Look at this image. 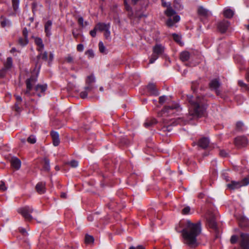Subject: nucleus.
I'll use <instances>...</instances> for the list:
<instances>
[{
    "instance_id": "1",
    "label": "nucleus",
    "mask_w": 249,
    "mask_h": 249,
    "mask_svg": "<svg viewBox=\"0 0 249 249\" xmlns=\"http://www.w3.org/2000/svg\"><path fill=\"white\" fill-rule=\"evenodd\" d=\"M201 232V223L200 221L193 223L189 220H186L181 231L184 243L191 248L197 247L198 243L196 238Z\"/></svg>"
},
{
    "instance_id": "2",
    "label": "nucleus",
    "mask_w": 249,
    "mask_h": 249,
    "mask_svg": "<svg viewBox=\"0 0 249 249\" xmlns=\"http://www.w3.org/2000/svg\"><path fill=\"white\" fill-rule=\"evenodd\" d=\"M190 104L189 114L190 119H197L205 116L208 107L207 100L205 96H187Z\"/></svg>"
},
{
    "instance_id": "3",
    "label": "nucleus",
    "mask_w": 249,
    "mask_h": 249,
    "mask_svg": "<svg viewBox=\"0 0 249 249\" xmlns=\"http://www.w3.org/2000/svg\"><path fill=\"white\" fill-rule=\"evenodd\" d=\"M37 81V76L32 75L30 78L26 79L25 81L26 89L24 91L25 95L28 96L34 95L36 93L39 97H41L44 94L45 91L47 89V84H37L35 87V92H32L33 86Z\"/></svg>"
},
{
    "instance_id": "4",
    "label": "nucleus",
    "mask_w": 249,
    "mask_h": 249,
    "mask_svg": "<svg viewBox=\"0 0 249 249\" xmlns=\"http://www.w3.org/2000/svg\"><path fill=\"white\" fill-rule=\"evenodd\" d=\"M131 4L133 6L138 4L141 6L140 9H136L135 15L138 19L142 18H146L148 16L147 14L145 12L146 8L148 5V0H131Z\"/></svg>"
},
{
    "instance_id": "5",
    "label": "nucleus",
    "mask_w": 249,
    "mask_h": 249,
    "mask_svg": "<svg viewBox=\"0 0 249 249\" xmlns=\"http://www.w3.org/2000/svg\"><path fill=\"white\" fill-rule=\"evenodd\" d=\"M181 109L179 104L174 102L165 106L161 112L158 113V115L161 117L166 116L174 114L177 111H179Z\"/></svg>"
},
{
    "instance_id": "6",
    "label": "nucleus",
    "mask_w": 249,
    "mask_h": 249,
    "mask_svg": "<svg viewBox=\"0 0 249 249\" xmlns=\"http://www.w3.org/2000/svg\"><path fill=\"white\" fill-rule=\"evenodd\" d=\"M34 209L29 206H25L19 208L18 210V212L22 215L25 220L28 221H31L33 219V216L31 215Z\"/></svg>"
},
{
    "instance_id": "7",
    "label": "nucleus",
    "mask_w": 249,
    "mask_h": 249,
    "mask_svg": "<svg viewBox=\"0 0 249 249\" xmlns=\"http://www.w3.org/2000/svg\"><path fill=\"white\" fill-rule=\"evenodd\" d=\"M207 223L209 228L212 230L215 233L216 238H217L219 233V230L215 216L213 215L210 216L207 219Z\"/></svg>"
},
{
    "instance_id": "8",
    "label": "nucleus",
    "mask_w": 249,
    "mask_h": 249,
    "mask_svg": "<svg viewBox=\"0 0 249 249\" xmlns=\"http://www.w3.org/2000/svg\"><path fill=\"white\" fill-rule=\"evenodd\" d=\"M240 246L241 249H249V234L241 233Z\"/></svg>"
},
{
    "instance_id": "9",
    "label": "nucleus",
    "mask_w": 249,
    "mask_h": 249,
    "mask_svg": "<svg viewBox=\"0 0 249 249\" xmlns=\"http://www.w3.org/2000/svg\"><path fill=\"white\" fill-rule=\"evenodd\" d=\"M248 143V139L245 136H238L234 139V143L239 148L246 146Z\"/></svg>"
},
{
    "instance_id": "10",
    "label": "nucleus",
    "mask_w": 249,
    "mask_h": 249,
    "mask_svg": "<svg viewBox=\"0 0 249 249\" xmlns=\"http://www.w3.org/2000/svg\"><path fill=\"white\" fill-rule=\"evenodd\" d=\"M209 87L211 90H214L216 94L219 95L220 94V91L218 90V88L220 86V82L217 79H213L209 83Z\"/></svg>"
},
{
    "instance_id": "11",
    "label": "nucleus",
    "mask_w": 249,
    "mask_h": 249,
    "mask_svg": "<svg viewBox=\"0 0 249 249\" xmlns=\"http://www.w3.org/2000/svg\"><path fill=\"white\" fill-rule=\"evenodd\" d=\"M148 93L151 96H158L160 94L155 84L149 83L146 87Z\"/></svg>"
},
{
    "instance_id": "12",
    "label": "nucleus",
    "mask_w": 249,
    "mask_h": 249,
    "mask_svg": "<svg viewBox=\"0 0 249 249\" xmlns=\"http://www.w3.org/2000/svg\"><path fill=\"white\" fill-rule=\"evenodd\" d=\"M229 25L230 22L228 20L224 19L218 23L217 28L221 33H224L226 32Z\"/></svg>"
},
{
    "instance_id": "13",
    "label": "nucleus",
    "mask_w": 249,
    "mask_h": 249,
    "mask_svg": "<svg viewBox=\"0 0 249 249\" xmlns=\"http://www.w3.org/2000/svg\"><path fill=\"white\" fill-rule=\"evenodd\" d=\"M50 135L52 139L53 143L54 146H58L60 143L59 133L55 131H52L50 132Z\"/></svg>"
},
{
    "instance_id": "14",
    "label": "nucleus",
    "mask_w": 249,
    "mask_h": 249,
    "mask_svg": "<svg viewBox=\"0 0 249 249\" xmlns=\"http://www.w3.org/2000/svg\"><path fill=\"white\" fill-rule=\"evenodd\" d=\"M94 87L93 85H87L85 87V90L80 92V96L81 98L85 99L87 96L88 93L91 92L93 89H94Z\"/></svg>"
},
{
    "instance_id": "15",
    "label": "nucleus",
    "mask_w": 249,
    "mask_h": 249,
    "mask_svg": "<svg viewBox=\"0 0 249 249\" xmlns=\"http://www.w3.org/2000/svg\"><path fill=\"white\" fill-rule=\"evenodd\" d=\"M210 143V140L208 138L202 137L200 138L198 142V145L203 148L205 149L207 148Z\"/></svg>"
},
{
    "instance_id": "16",
    "label": "nucleus",
    "mask_w": 249,
    "mask_h": 249,
    "mask_svg": "<svg viewBox=\"0 0 249 249\" xmlns=\"http://www.w3.org/2000/svg\"><path fill=\"white\" fill-rule=\"evenodd\" d=\"M166 120H164L163 121V125L161 127V130L163 132H169L172 131L173 129L172 124L174 123V122L171 121L170 123H168L166 122Z\"/></svg>"
},
{
    "instance_id": "17",
    "label": "nucleus",
    "mask_w": 249,
    "mask_h": 249,
    "mask_svg": "<svg viewBox=\"0 0 249 249\" xmlns=\"http://www.w3.org/2000/svg\"><path fill=\"white\" fill-rule=\"evenodd\" d=\"M46 183L43 182H39L36 186V189L37 193L40 195L43 194L46 192Z\"/></svg>"
},
{
    "instance_id": "18",
    "label": "nucleus",
    "mask_w": 249,
    "mask_h": 249,
    "mask_svg": "<svg viewBox=\"0 0 249 249\" xmlns=\"http://www.w3.org/2000/svg\"><path fill=\"white\" fill-rule=\"evenodd\" d=\"M11 165L16 170H18L21 166V161L16 157H13L11 160Z\"/></svg>"
},
{
    "instance_id": "19",
    "label": "nucleus",
    "mask_w": 249,
    "mask_h": 249,
    "mask_svg": "<svg viewBox=\"0 0 249 249\" xmlns=\"http://www.w3.org/2000/svg\"><path fill=\"white\" fill-rule=\"evenodd\" d=\"M153 52L158 55H162L164 52V47L161 44H156L153 48Z\"/></svg>"
},
{
    "instance_id": "20",
    "label": "nucleus",
    "mask_w": 249,
    "mask_h": 249,
    "mask_svg": "<svg viewBox=\"0 0 249 249\" xmlns=\"http://www.w3.org/2000/svg\"><path fill=\"white\" fill-rule=\"evenodd\" d=\"M124 9L127 12V16L129 19H132L134 18H137L136 17L135 13H134L132 8L129 4L124 6Z\"/></svg>"
},
{
    "instance_id": "21",
    "label": "nucleus",
    "mask_w": 249,
    "mask_h": 249,
    "mask_svg": "<svg viewBox=\"0 0 249 249\" xmlns=\"http://www.w3.org/2000/svg\"><path fill=\"white\" fill-rule=\"evenodd\" d=\"M52 21L50 20H48L45 24L44 30L47 36L49 37L51 35V28Z\"/></svg>"
},
{
    "instance_id": "22",
    "label": "nucleus",
    "mask_w": 249,
    "mask_h": 249,
    "mask_svg": "<svg viewBox=\"0 0 249 249\" xmlns=\"http://www.w3.org/2000/svg\"><path fill=\"white\" fill-rule=\"evenodd\" d=\"M95 27L100 32L105 31L107 29H110V23L99 22L96 24Z\"/></svg>"
},
{
    "instance_id": "23",
    "label": "nucleus",
    "mask_w": 249,
    "mask_h": 249,
    "mask_svg": "<svg viewBox=\"0 0 249 249\" xmlns=\"http://www.w3.org/2000/svg\"><path fill=\"white\" fill-rule=\"evenodd\" d=\"M227 186L231 190H235L241 187V185L240 181H231L228 184Z\"/></svg>"
},
{
    "instance_id": "24",
    "label": "nucleus",
    "mask_w": 249,
    "mask_h": 249,
    "mask_svg": "<svg viewBox=\"0 0 249 249\" xmlns=\"http://www.w3.org/2000/svg\"><path fill=\"white\" fill-rule=\"evenodd\" d=\"M190 57V54L188 51H183L180 54V59L183 61H188Z\"/></svg>"
},
{
    "instance_id": "25",
    "label": "nucleus",
    "mask_w": 249,
    "mask_h": 249,
    "mask_svg": "<svg viewBox=\"0 0 249 249\" xmlns=\"http://www.w3.org/2000/svg\"><path fill=\"white\" fill-rule=\"evenodd\" d=\"M42 168L43 170L45 171L48 172L50 171V160L47 158H45L43 160V162L42 163Z\"/></svg>"
},
{
    "instance_id": "26",
    "label": "nucleus",
    "mask_w": 249,
    "mask_h": 249,
    "mask_svg": "<svg viewBox=\"0 0 249 249\" xmlns=\"http://www.w3.org/2000/svg\"><path fill=\"white\" fill-rule=\"evenodd\" d=\"M0 19V25L2 27L10 26L12 24L11 21L9 19H7L2 16H1Z\"/></svg>"
},
{
    "instance_id": "27",
    "label": "nucleus",
    "mask_w": 249,
    "mask_h": 249,
    "mask_svg": "<svg viewBox=\"0 0 249 249\" xmlns=\"http://www.w3.org/2000/svg\"><path fill=\"white\" fill-rule=\"evenodd\" d=\"M223 15L226 18H230L233 17L234 12L230 8H227L224 10Z\"/></svg>"
},
{
    "instance_id": "28",
    "label": "nucleus",
    "mask_w": 249,
    "mask_h": 249,
    "mask_svg": "<svg viewBox=\"0 0 249 249\" xmlns=\"http://www.w3.org/2000/svg\"><path fill=\"white\" fill-rule=\"evenodd\" d=\"M13 66V60L11 57H7L6 61L4 64V68L10 70Z\"/></svg>"
},
{
    "instance_id": "29",
    "label": "nucleus",
    "mask_w": 249,
    "mask_h": 249,
    "mask_svg": "<svg viewBox=\"0 0 249 249\" xmlns=\"http://www.w3.org/2000/svg\"><path fill=\"white\" fill-rule=\"evenodd\" d=\"M208 10L202 6H200L197 10L198 14L200 16L207 17L208 16Z\"/></svg>"
},
{
    "instance_id": "30",
    "label": "nucleus",
    "mask_w": 249,
    "mask_h": 249,
    "mask_svg": "<svg viewBox=\"0 0 249 249\" xmlns=\"http://www.w3.org/2000/svg\"><path fill=\"white\" fill-rule=\"evenodd\" d=\"M95 82V79L94 76L91 74L88 76L86 80V85H93V83Z\"/></svg>"
},
{
    "instance_id": "31",
    "label": "nucleus",
    "mask_w": 249,
    "mask_h": 249,
    "mask_svg": "<svg viewBox=\"0 0 249 249\" xmlns=\"http://www.w3.org/2000/svg\"><path fill=\"white\" fill-rule=\"evenodd\" d=\"M165 14L170 18L175 15L176 14V12L175 10L173 9L171 7H168L165 11Z\"/></svg>"
},
{
    "instance_id": "32",
    "label": "nucleus",
    "mask_w": 249,
    "mask_h": 249,
    "mask_svg": "<svg viewBox=\"0 0 249 249\" xmlns=\"http://www.w3.org/2000/svg\"><path fill=\"white\" fill-rule=\"evenodd\" d=\"M37 59L39 60V59H41L44 61H47L48 59V53L47 52H44L43 53H40L37 56Z\"/></svg>"
},
{
    "instance_id": "33",
    "label": "nucleus",
    "mask_w": 249,
    "mask_h": 249,
    "mask_svg": "<svg viewBox=\"0 0 249 249\" xmlns=\"http://www.w3.org/2000/svg\"><path fill=\"white\" fill-rule=\"evenodd\" d=\"M157 123V121L155 119H152L150 120H147L144 123V126L146 128H149V127L151 126L153 124H155Z\"/></svg>"
},
{
    "instance_id": "34",
    "label": "nucleus",
    "mask_w": 249,
    "mask_h": 249,
    "mask_svg": "<svg viewBox=\"0 0 249 249\" xmlns=\"http://www.w3.org/2000/svg\"><path fill=\"white\" fill-rule=\"evenodd\" d=\"M12 3L13 10L16 13L18 9L19 0H12Z\"/></svg>"
},
{
    "instance_id": "35",
    "label": "nucleus",
    "mask_w": 249,
    "mask_h": 249,
    "mask_svg": "<svg viewBox=\"0 0 249 249\" xmlns=\"http://www.w3.org/2000/svg\"><path fill=\"white\" fill-rule=\"evenodd\" d=\"M18 42L21 46H24L28 43L29 40L28 38H24V37L23 38L19 37Z\"/></svg>"
},
{
    "instance_id": "36",
    "label": "nucleus",
    "mask_w": 249,
    "mask_h": 249,
    "mask_svg": "<svg viewBox=\"0 0 249 249\" xmlns=\"http://www.w3.org/2000/svg\"><path fill=\"white\" fill-rule=\"evenodd\" d=\"M85 241L86 244H90L91 243H93L94 238L92 236L89 235V234H86L85 235Z\"/></svg>"
},
{
    "instance_id": "37",
    "label": "nucleus",
    "mask_w": 249,
    "mask_h": 249,
    "mask_svg": "<svg viewBox=\"0 0 249 249\" xmlns=\"http://www.w3.org/2000/svg\"><path fill=\"white\" fill-rule=\"evenodd\" d=\"M35 44L38 47L42 48V47H44V45L42 42V40L40 37H36L35 39Z\"/></svg>"
},
{
    "instance_id": "38",
    "label": "nucleus",
    "mask_w": 249,
    "mask_h": 249,
    "mask_svg": "<svg viewBox=\"0 0 249 249\" xmlns=\"http://www.w3.org/2000/svg\"><path fill=\"white\" fill-rule=\"evenodd\" d=\"M117 206V203L114 200H111L107 204V207L110 210H114Z\"/></svg>"
},
{
    "instance_id": "39",
    "label": "nucleus",
    "mask_w": 249,
    "mask_h": 249,
    "mask_svg": "<svg viewBox=\"0 0 249 249\" xmlns=\"http://www.w3.org/2000/svg\"><path fill=\"white\" fill-rule=\"evenodd\" d=\"M172 36H173V39L174 40V41L175 42H176L177 43H178L179 44H181V38L179 36H178L177 34L174 33V34H172Z\"/></svg>"
},
{
    "instance_id": "40",
    "label": "nucleus",
    "mask_w": 249,
    "mask_h": 249,
    "mask_svg": "<svg viewBox=\"0 0 249 249\" xmlns=\"http://www.w3.org/2000/svg\"><path fill=\"white\" fill-rule=\"evenodd\" d=\"M159 55L153 52L152 54L149 59V63L152 64L159 58Z\"/></svg>"
},
{
    "instance_id": "41",
    "label": "nucleus",
    "mask_w": 249,
    "mask_h": 249,
    "mask_svg": "<svg viewBox=\"0 0 249 249\" xmlns=\"http://www.w3.org/2000/svg\"><path fill=\"white\" fill-rule=\"evenodd\" d=\"M85 54L89 58H92L94 56V52L92 50L89 49L85 52Z\"/></svg>"
},
{
    "instance_id": "42",
    "label": "nucleus",
    "mask_w": 249,
    "mask_h": 249,
    "mask_svg": "<svg viewBox=\"0 0 249 249\" xmlns=\"http://www.w3.org/2000/svg\"><path fill=\"white\" fill-rule=\"evenodd\" d=\"M240 182H241V187L247 186L249 184V178L246 177Z\"/></svg>"
},
{
    "instance_id": "43",
    "label": "nucleus",
    "mask_w": 249,
    "mask_h": 249,
    "mask_svg": "<svg viewBox=\"0 0 249 249\" xmlns=\"http://www.w3.org/2000/svg\"><path fill=\"white\" fill-rule=\"evenodd\" d=\"M98 46H99V51L100 52V53H105V50H106V48H105L103 43L102 41L99 42Z\"/></svg>"
},
{
    "instance_id": "44",
    "label": "nucleus",
    "mask_w": 249,
    "mask_h": 249,
    "mask_svg": "<svg viewBox=\"0 0 249 249\" xmlns=\"http://www.w3.org/2000/svg\"><path fill=\"white\" fill-rule=\"evenodd\" d=\"M8 71V69H5L4 67L3 68H2L0 70V77L2 78H4L5 76Z\"/></svg>"
},
{
    "instance_id": "45",
    "label": "nucleus",
    "mask_w": 249,
    "mask_h": 249,
    "mask_svg": "<svg viewBox=\"0 0 249 249\" xmlns=\"http://www.w3.org/2000/svg\"><path fill=\"white\" fill-rule=\"evenodd\" d=\"M244 126V124L241 122H238L236 123V129L238 131H243V127Z\"/></svg>"
},
{
    "instance_id": "46",
    "label": "nucleus",
    "mask_w": 249,
    "mask_h": 249,
    "mask_svg": "<svg viewBox=\"0 0 249 249\" xmlns=\"http://www.w3.org/2000/svg\"><path fill=\"white\" fill-rule=\"evenodd\" d=\"M27 141L31 144H34L36 142V139L34 136H30L27 138Z\"/></svg>"
},
{
    "instance_id": "47",
    "label": "nucleus",
    "mask_w": 249,
    "mask_h": 249,
    "mask_svg": "<svg viewBox=\"0 0 249 249\" xmlns=\"http://www.w3.org/2000/svg\"><path fill=\"white\" fill-rule=\"evenodd\" d=\"M190 207L186 206L182 210V213L183 214H189L190 212Z\"/></svg>"
},
{
    "instance_id": "48",
    "label": "nucleus",
    "mask_w": 249,
    "mask_h": 249,
    "mask_svg": "<svg viewBox=\"0 0 249 249\" xmlns=\"http://www.w3.org/2000/svg\"><path fill=\"white\" fill-rule=\"evenodd\" d=\"M175 24V23L174 22V21H173L172 20V18H169L167 20H166V25L169 27H172L174 24Z\"/></svg>"
},
{
    "instance_id": "49",
    "label": "nucleus",
    "mask_w": 249,
    "mask_h": 249,
    "mask_svg": "<svg viewBox=\"0 0 249 249\" xmlns=\"http://www.w3.org/2000/svg\"><path fill=\"white\" fill-rule=\"evenodd\" d=\"M69 164L73 168H76L78 166V162L75 160H72L69 163Z\"/></svg>"
},
{
    "instance_id": "50",
    "label": "nucleus",
    "mask_w": 249,
    "mask_h": 249,
    "mask_svg": "<svg viewBox=\"0 0 249 249\" xmlns=\"http://www.w3.org/2000/svg\"><path fill=\"white\" fill-rule=\"evenodd\" d=\"M238 239V237L237 235H233L231 236V238L230 239L231 243L232 244H235L237 242Z\"/></svg>"
},
{
    "instance_id": "51",
    "label": "nucleus",
    "mask_w": 249,
    "mask_h": 249,
    "mask_svg": "<svg viewBox=\"0 0 249 249\" xmlns=\"http://www.w3.org/2000/svg\"><path fill=\"white\" fill-rule=\"evenodd\" d=\"M65 60L66 62L68 63H72L73 62V58L70 54H68V56L65 57Z\"/></svg>"
},
{
    "instance_id": "52",
    "label": "nucleus",
    "mask_w": 249,
    "mask_h": 249,
    "mask_svg": "<svg viewBox=\"0 0 249 249\" xmlns=\"http://www.w3.org/2000/svg\"><path fill=\"white\" fill-rule=\"evenodd\" d=\"M97 31L98 30H97V28L95 26L94 29L90 31V32H89L90 35L92 37H95L96 36V32H97Z\"/></svg>"
},
{
    "instance_id": "53",
    "label": "nucleus",
    "mask_w": 249,
    "mask_h": 249,
    "mask_svg": "<svg viewBox=\"0 0 249 249\" xmlns=\"http://www.w3.org/2000/svg\"><path fill=\"white\" fill-rule=\"evenodd\" d=\"M110 32L109 31V29H107V30L105 31L104 36L107 39L110 38Z\"/></svg>"
},
{
    "instance_id": "54",
    "label": "nucleus",
    "mask_w": 249,
    "mask_h": 249,
    "mask_svg": "<svg viewBox=\"0 0 249 249\" xmlns=\"http://www.w3.org/2000/svg\"><path fill=\"white\" fill-rule=\"evenodd\" d=\"M77 22H78V24L82 27H84V18H82V17H79L78 18V20H77Z\"/></svg>"
},
{
    "instance_id": "55",
    "label": "nucleus",
    "mask_w": 249,
    "mask_h": 249,
    "mask_svg": "<svg viewBox=\"0 0 249 249\" xmlns=\"http://www.w3.org/2000/svg\"><path fill=\"white\" fill-rule=\"evenodd\" d=\"M198 83L197 81L193 82L192 83V89L195 91L197 88Z\"/></svg>"
},
{
    "instance_id": "56",
    "label": "nucleus",
    "mask_w": 249,
    "mask_h": 249,
    "mask_svg": "<svg viewBox=\"0 0 249 249\" xmlns=\"http://www.w3.org/2000/svg\"><path fill=\"white\" fill-rule=\"evenodd\" d=\"M28 32L27 29L26 27L24 28L22 30L23 36L24 38H28Z\"/></svg>"
},
{
    "instance_id": "57",
    "label": "nucleus",
    "mask_w": 249,
    "mask_h": 249,
    "mask_svg": "<svg viewBox=\"0 0 249 249\" xmlns=\"http://www.w3.org/2000/svg\"><path fill=\"white\" fill-rule=\"evenodd\" d=\"M161 5L163 7H171V4L170 2H166L165 0L161 1Z\"/></svg>"
},
{
    "instance_id": "58",
    "label": "nucleus",
    "mask_w": 249,
    "mask_h": 249,
    "mask_svg": "<svg viewBox=\"0 0 249 249\" xmlns=\"http://www.w3.org/2000/svg\"><path fill=\"white\" fill-rule=\"evenodd\" d=\"M78 52H82L84 50V45L82 44H79L76 47Z\"/></svg>"
},
{
    "instance_id": "59",
    "label": "nucleus",
    "mask_w": 249,
    "mask_h": 249,
    "mask_svg": "<svg viewBox=\"0 0 249 249\" xmlns=\"http://www.w3.org/2000/svg\"><path fill=\"white\" fill-rule=\"evenodd\" d=\"M19 231L23 236H26L28 235V233L25 229L22 228H19Z\"/></svg>"
},
{
    "instance_id": "60",
    "label": "nucleus",
    "mask_w": 249,
    "mask_h": 249,
    "mask_svg": "<svg viewBox=\"0 0 249 249\" xmlns=\"http://www.w3.org/2000/svg\"><path fill=\"white\" fill-rule=\"evenodd\" d=\"M180 18L179 16L175 15V16L173 17L172 20L174 21V22L175 23H176L179 22L180 20Z\"/></svg>"
},
{
    "instance_id": "61",
    "label": "nucleus",
    "mask_w": 249,
    "mask_h": 249,
    "mask_svg": "<svg viewBox=\"0 0 249 249\" xmlns=\"http://www.w3.org/2000/svg\"><path fill=\"white\" fill-rule=\"evenodd\" d=\"M167 97L166 96H161L159 97V103L162 104L164 103Z\"/></svg>"
},
{
    "instance_id": "62",
    "label": "nucleus",
    "mask_w": 249,
    "mask_h": 249,
    "mask_svg": "<svg viewBox=\"0 0 249 249\" xmlns=\"http://www.w3.org/2000/svg\"><path fill=\"white\" fill-rule=\"evenodd\" d=\"M6 189V188L5 186V183L3 181H0V190L4 191Z\"/></svg>"
},
{
    "instance_id": "63",
    "label": "nucleus",
    "mask_w": 249,
    "mask_h": 249,
    "mask_svg": "<svg viewBox=\"0 0 249 249\" xmlns=\"http://www.w3.org/2000/svg\"><path fill=\"white\" fill-rule=\"evenodd\" d=\"M219 155L222 157H226L227 156V153L225 150H221L219 152Z\"/></svg>"
},
{
    "instance_id": "64",
    "label": "nucleus",
    "mask_w": 249,
    "mask_h": 249,
    "mask_svg": "<svg viewBox=\"0 0 249 249\" xmlns=\"http://www.w3.org/2000/svg\"><path fill=\"white\" fill-rule=\"evenodd\" d=\"M16 99L17 100L16 103L20 104L22 101V98L19 95H15Z\"/></svg>"
}]
</instances>
